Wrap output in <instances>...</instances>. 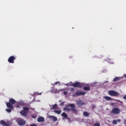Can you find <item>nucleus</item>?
I'll return each instance as SVG.
<instances>
[{
	"label": "nucleus",
	"mask_w": 126,
	"mask_h": 126,
	"mask_svg": "<svg viewBox=\"0 0 126 126\" xmlns=\"http://www.w3.org/2000/svg\"><path fill=\"white\" fill-rule=\"evenodd\" d=\"M75 104L73 103H69L65 105V107L63 108L65 112H71L75 115H78V110L75 108Z\"/></svg>",
	"instance_id": "nucleus-1"
},
{
	"label": "nucleus",
	"mask_w": 126,
	"mask_h": 126,
	"mask_svg": "<svg viewBox=\"0 0 126 126\" xmlns=\"http://www.w3.org/2000/svg\"><path fill=\"white\" fill-rule=\"evenodd\" d=\"M15 103H16V101H15L14 99L10 98L9 99V102L6 103V105L7 107L12 108V107H13V104H15Z\"/></svg>",
	"instance_id": "nucleus-2"
},
{
	"label": "nucleus",
	"mask_w": 126,
	"mask_h": 126,
	"mask_svg": "<svg viewBox=\"0 0 126 126\" xmlns=\"http://www.w3.org/2000/svg\"><path fill=\"white\" fill-rule=\"evenodd\" d=\"M108 94L110 96H113L114 97H119L120 96V94L114 90L109 91Z\"/></svg>",
	"instance_id": "nucleus-3"
},
{
	"label": "nucleus",
	"mask_w": 126,
	"mask_h": 126,
	"mask_svg": "<svg viewBox=\"0 0 126 126\" xmlns=\"http://www.w3.org/2000/svg\"><path fill=\"white\" fill-rule=\"evenodd\" d=\"M70 86H73V87H78V88H82L84 85L82 83L79 82H75L74 83H72Z\"/></svg>",
	"instance_id": "nucleus-4"
},
{
	"label": "nucleus",
	"mask_w": 126,
	"mask_h": 126,
	"mask_svg": "<svg viewBox=\"0 0 126 126\" xmlns=\"http://www.w3.org/2000/svg\"><path fill=\"white\" fill-rule=\"evenodd\" d=\"M112 114L118 115L121 113V109L118 107H114L111 111Z\"/></svg>",
	"instance_id": "nucleus-5"
},
{
	"label": "nucleus",
	"mask_w": 126,
	"mask_h": 126,
	"mask_svg": "<svg viewBox=\"0 0 126 126\" xmlns=\"http://www.w3.org/2000/svg\"><path fill=\"white\" fill-rule=\"evenodd\" d=\"M18 125L20 126H23L26 125V121L23 119H20L17 120Z\"/></svg>",
	"instance_id": "nucleus-6"
},
{
	"label": "nucleus",
	"mask_w": 126,
	"mask_h": 126,
	"mask_svg": "<svg viewBox=\"0 0 126 126\" xmlns=\"http://www.w3.org/2000/svg\"><path fill=\"white\" fill-rule=\"evenodd\" d=\"M15 57L12 56L9 57L8 59V62L9 63H14V61L16 60Z\"/></svg>",
	"instance_id": "nucleus-7"
},
{
	"label": "nucleus",
	"mask_w": 126,
	"mask_h": 126,
	"mask_svg": "<svg viewBox=\"0 0 126 126\" xmlns=\"http://www.w3.org/2000/svg\"><path fill=\"white\" fill-rule=\"evenodd\" d=\"M85 95V92H80L79 91H77L75 94H73V96H81Z\"/></svg>",
	"instance_id": "nucleus-8"
},
{
	"label": "nucleus",
	"mask_w": 126,
	"mask_h": 126,
	"mask_svg": "<svg viewBox=\"0 0 126 126\" xmlns=\"http://www.w3.org/2000/svg\"><path fill=\"white\" fill-rule=\"evenodd\" d=\"M77 105L78 106H83L84 105H85V103L82 102V100H79L77 101Z\"/></svg>",
	"instance_id": "nucleus-9"
},
{
	"label": "nucleus",
	"mask_w": 126,
	"mask_h": 126,
	"mask_svg": "<svg viewBox=\"0 0 126 126\" xmlns=\"http://www.w3.org/2000/svg\"><path fill=\"white\" fill-rule=\"evenodd\" d=\"M37 122L38 123H42L45 122V118L43 117H39L37 118Z\"/></svg>",
	"instance_id": "nucleus-10"
},
{
	"label": "nucleus",
	"mask_w": 126,
	"mask_h": 126,
	"mask_svg": "<svg viewBox=\"0 0 126 126\" xmlns=\"http://www.w3.org/2000/svg\"><path fill=\"white\" fill-rule=\"evenodd\" d=\"M20 114L22 116H23V117H27L28 113L24 110H22L20 111Z\"/></svg>",
	"instance_id": "nucleus-11"
},
{
	"label": "nucleus",
	"mask_w": 126,
	"mask_h": 126,
	"mask_svg": "<svg viewBox=\"0 0 126 126\" xmlns=\"http://www.w3.org/2000/svg\"><path fill=\"white\" fill-rule=\"evenodd\" d=\"M49 118L50 119H52L53 122H57V121H58V118H57V117L54 116H49Z\"/></svg>",
	"instance_id": "nucleus-12"
},
{
	"label": "nucleus",
	"mask_w": 126,
	"mask_h": 126,
	"mask_svg": "<svg viewBox=\"0 0 126 126\" xmlns=\"http://www.w3.org/2000/svg\"><path fill=\"white\" fill-rule=\"evenodd\" d=\"M83 90H85V91H89L90 90V86H84Z\"/></svg>",
	"instance_id": "nucleus-13"
},
{
	"label": "nucleus",
	"mask_w": 126,
	"mask_h": 126,
	"mask_svg": "<svg viewBox=\"0 0 126 126\" xmlns=\"http://www.w3.org/2000/svg\"><path fill=\"white\" fill-rule=\"evenodd\" d=\"M103 99H105V100H106V101H111V100H112V98L108 96H103Z\"/></svg>",
	"instance_id": "nucleus-14"
},
{
	"label": "nucleus",
	"mask_w": 126,
	"mask_h": 126,
	"mask_svg": "<svg viewBox=\"0 0 126 126\" xmlns=\"http://www.w3.org/2000/svg\"><path fill=\"white\" fill-rule=\"evenodd\" d=\"M0 125H1L3 126H6V122L3 120H1L0 121Z\"/></svg>",
	"instance_id": "nucleus-15"
},
{
	"label": "nucleus",
	"mask_w": 126,
	"mask_h": 126,
	"mask_svg": "<svg viewBox=\"0 0 126 126\" xmlns=\"http://www.w3.org/2000/svg\"><path fill=\"white\" fill-rule=\"evenodd\" d=\"M7 108H9V109H6L5 111L7 112V113H11V110H13V107H12V108L7 107Z\"/></svg>",
	"instance_id": "nucleus-16"
},
{
	"label": "nucleus",
	"mask_w": 126,
	"mask_h": 126,
	"mask_svg": "<svg viewBox=\"0 0 126 126\" xmlns=\"http://www.w3.org/2000/svg\"><path fill=\"white\" fill-rule=\"evenodd\" d=\"M11 125H12L11 121H7L6 123V126H11Z\"/></svg>",
	"instance_id": "nucleus-17"
},
{
	"label": "nucleus",
	"mask_w": 126,
	"mask_h": 126,
	"mask_svg": "<svg viewBox=\"0 0 126 126\" xmlns=\"http://www.w3.org/2000/svg\"><path fill=\"white\" fill-rule=\"evenodd\" d=\"M30 109L29 107H23V111H25V112H28Z\"/></svg>",
	"instance_id": "nucleus-18"
},
{
	"label": "nucleus",
	"mask_w": 126,
	"mask_h": 126,
	"mask_svg": "<svg viewBox=\"0 0 126 126\" xmlns=\"http://www.w3.org/2000/svg\"><path fill=\"white\" fill-rule=\"evenodd\" d=\"M83 115L85 117H89V113H88L86 111H85V112H83Z\"/></svg>",
	"instance_id": "nucleus-19"
},
{
	"label": "nucleus",
	"mask_w": 126,
	"mask_h": 126,
	"mask_svg": "<svg viewBox=\"0 0 126 126\" xmlns=\"http://www.w3.org/2000/svg\"><path fill=\"white\" fill-rule=\"evenodd\" d=\"M57 108H58V104H55L54 105H53L52 106V110H55V109H57Z\"/></svg>",
	"instance_id": "nucleus-20"
},
{
	"label": "nucleus",
	"mask_w": 126,
	"mask_h": 126,
	"mask_svg": "<svg viewBox=\"0 0 126 126\" xmlns=\"http://www.w3.org/2000/svg\"><path fill=\"white\" fill-rule=\"evenodd\" d=\"M62 116L64 118H65V119H67V114L64 112L62 114Z\"/></svg>",
	"instance_id": "nucleus-21"
},
{
	"label": "nucleus",
	"mask_w": 126,
	"mask_h": 126,
	"mask_svg": "<svg viewBox=\"0 0 126 126\" xmlns=\"http://www.w3.org/2000/svg\"><path fill=\"white\" fill-rule=\"evenodd\" d=\"M54 113H56V114H58V115H61V113H62L61 110H54Z\"/></svg>",
	"instance_id": "nucleus-22"
},
{
	"label": "nucleus",
	"mask_w": 126,
	"mask_h": 126,
	"mask_svg": "<svg viewBox=\"0 0 126 126\" xmlns=\"http://www.w3.org/2000/svg\"><path fill=\"white\" fill-rule=\"evenodd\" d=\"M120 80V77H116L113 79V81L116 82V81H119Z\"/></svg>",
	"instance_id": "nucleus-23"
},
{
	"label": "nucleus",
	"mask_w": 126,
	"mask_h": 126,
	"mask_svg": "<svg viewBox=\"0 0 126 126\" xmlns=\"http://www.w3.org/2000/svg\"><path fill=\"white\" fill-rule=\"evenodd\" d=\"M20 106H21L20 103L19 102H17L16 104V108H20Z\"/></svg>",
	"instance_id": "nucleus-24"
},
{
	"label": "nucleus",
	"mask_w": 126,
	"mask_h": 126,
	"mask_svg": "<svg viewBox=\"0 0 126 126\" xmlns=\"http://www.w3.org/2000/svg\"><path fill=\"white\" fill-rule=\"evenodd\" d=\"M112 124L113 125H117V124H118V122H117V120H114L113 121Z\"/></svg>",
	"instance_id": "nucleus-25"
},
{
	"label": "nucleus",
	"mask_w": 126,
	"mask_h": 126,
	"mask_svg": "<svg viewBox=\"0 0 126 126\" xmlns=\"http://www.w3.org/2000/svg\"><path fill=\"white\" fill-rule=\"evenodd\" d=\"M41 94H38V92H35V93H34V94H33V95L34 96H36V95H41Z\"/></svg>",
	"instance_id": "nucleus-26"
},
{
	"label": "nucleus",
	"mask_w": 126,
	"mask_h": 126,
	"mask_svg": "<svg viewBox=\"0 0 126 126\" xmlns=\"http://www.w3.org/2000/svg\"><path fill=\"white\" fill-rule=\"evenodd\" d=\"M94 126H100V123H95L94 125Z\"/></svg>",
	"instance_id": "nucleus-27"
},
{
	"label": "nucleus",
	"mask_w": 126,
	"mask_h": 126,
	"mask_svg": "<svg viewBox=\"0 0 126 126\" xmlns=\"http://www.w3.org/2000/svg\"><path fill=\"white\" fill-rule=\"evenodd\" d=\"M70 92H73L74 91V88H70Z\"/></svg>",
	"instance_id": "nucleus-28"
},
{
	"label": "nucleus",
	"mask_w": 126,
	"mask_h": 126,
	"mask_svg": "<svg viewBox=\"0 0 126 126\" xmlns=\"http://www.w3.org/2000/svg\"><path fill=\"white\" fill-rule=\"evenodd\" d=\"M64 105V102H62L60 103V106H63Z\"/></svg>",
	"instance_id": "nucleus-29"
},
{
	"label": "nucleus",
	"mask_w": 126,
	"mask_h": 126,
	"mask_svg": "<svg viewBox=\"0 0 126 126\" xmlns=\"http://www.w3.org/2000/svg\"><path fill=\"white\" fill-rule=\"evenodd\" d=\"M55 85H58V84H60V82H56L55 83Z\"/></svg>",
	"instance_id": "nucleus-30"
},
{
	"label": "nucleus",
	"mask_w": 126,
	"mask_h": 126,
	"mask_svg": "<svg viewBox=\"0 0 126 126\" xmlns=\"http://www.w3.org/2000/svg\"><path fill=\"white\" fill-rule=\"evenodd\" d=\"M64 95H67V92L64 91L63 93Z\"/></svg>",
	"instance_id": "nucleus-31"
},
{
	"label": "nucleus",
	"mask_w": 126,
	"mask_h": 126,
	"mask_svg": "<svg viewBox=\"0 0 126 126\" xmlns=\"http://www.w3.org/2000/svg\"><path fill=\"white\" fill-rule=\"evenodd\" d=\"M36 117L37 116H35L32 115V117L33 119H36Z\"/></svg>",
	"instance_id": "nucleus-32"
},
{
	"label": "nucleus",
	"mask_w": 126,
	"mask_h": 126,
	"mask_svg": "<svg viewBox=\"0 0 126 126\" xmlns=\"http://www.w3.org/2000/svg\"><path fill=\"white\" fill-rule=\"evenodd\" d=\"M64 90H65V89H63L61 90L60 91H64Z\"/></svg>",
	"instance_id": "nucleus-33"
},
{
	"label": "nucleus",
	"mask_w": 126,
	"mask_h": 126,
	"mask_svg": "<svg viewBox=\"0 0 126 126\" xmlns=\"http://www.w3.org/2000/svg\"><path fill=\"white\" fill-rule=\"evenodd\" d=\"M124 125H126V120H125L124 122Z\"/></svg>",
	"instance_id": "nucleus-34"
},
{
	"label": "nucleus",
	"mask_w": 126,
	"mask_h": 126,
	"mask_svg": "<svg viewBox=\"0 0 126 126\" xmlns=\"http://www.w3.org/2000/svg\"><path fill=\"white\" fill-rule=\"evenodd\" d=\"M117 122H119V123L121 122V120L120 119L117 120Z\"/></svg>",
	"instance_id": "nucleus-35"
},
{
	"label": "nucleus",
	"mask_w": 126,
	"mask_h": 126,
	"mask_svg": "<svg viewBox=\"0 0 126 126\" xmlns=\"http://www.w3.org/2000/svg\"><path fill=\"white\" fill-rule=\"evenodd\" d=\"M95 105H93V108H95Z\"/></svg>",
	"instance_id": "nucleus-36"
},
{
	"label": "nucleus",
	"mask_w": 126,
	"mask_h": 126,
	"mask_svg": "<svg viewBox=\"0 0 126 126\" xmlns=\"http://www.w3.org/2000/svg\"><path fill=\"white\" fill-rule=\"evenodd\" d=\"M125 77L126 78V74L124 75Z\"/></svg>",
	"instance_id": "nucleus-37"
},
{
	"label": "nucleus",
	"mask_w": 126,
	"mask_h": 126,
	"mask_svg": "<svg viewBox=\"0 0 126 126\" xmlns=\"http://www.w3.org/2000/svg\"><path fill=\"white\" fill-rule=\"evenodd\" d=\"M117 102H120V100H117Z\"/></svg>",
	"instance_id": "nucleus-38"
}]
</instances>
